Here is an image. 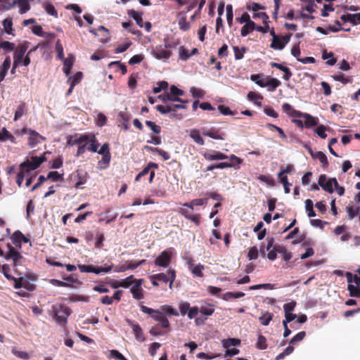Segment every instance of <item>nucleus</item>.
<instances>
[{
  "instance_id": "obj_1",
  "label": "nucleus",
  "mask_w": 360,
  "mask_h": 360,
  "mask_svg": "<svg viewBox=\"0 0 360 360\" xmlns=\"http://www.w3.org/2000/svg\"><path fill=\"white\" fill-rule=\"evenodd\" d=\"M207 200L208 198H198L192 200L189 203L181 204L182 207L179 209V212L196 225H199L200 214L193 213L194 207L203 205Z\"/></svg>"
},
{
  "instance_id": "obj_2",
  "label": "nucleus",
  "mask_w": 360,
  "mask_h": 360,
  "mask_svg": "<svg viewBox=\"0 0 360 360\" xmlns=\"http://www.w3.org/2000/svg\"><path fill=\"white\" fill-rule=\"evenodd\" d=\"M53 314V320L60 326H65L67 323L68 316L71 314L69 307L60 304H55L52 307Z\"/></svg>"
},
{
  "instance_id": "obj_3",
  "label": "nucleus",
  "mask_w": 360,
  "mask_h": 360,
  "mask_svg": "<svg viewBox=\"0 0 360 360\" xmlns=\"http://www.w3.org/2000/svg\"><path fill=\"white\" fill-rule=\"evenodd\" d=\"M27 46L26 44H20L16 47L13 53V62L21 65L27 67L30 63V53L31 51L27 53Z\"/></svg>"
},
{
  "instance_id": "obj_4",
  "label": "nucleus",
  "mask_w": 360,
  "mask_h": 360,
  "mask_svg": "<svg viewBox=\"0 0 360 360\" xmlns=\"http://www.w3.org/2000/svg\"><path fill=\"white\" fill-rule=\"evenodd\" d=\"M176 254L173 248H169L162 252L155 259L154 263L157 266L167 268L169 266L172 257Z\"/></svg>"
},
{
  "instance_id": "obj_5",
  "label": "nucleus",
  "mask_w": 360,
  "mask_h": 360,
  "mask_svg": "<svg viewBox=\"0 0 360 360\" xmlns=\"http://www.w3.org/2000/svg\"><path fill=\"white\" fill-rule=\"evenodd\" d=\"M170 46L159 45L151 47L150 50V55L157 60H167L172 56V52L167 50Z\"/></svg>"
},
{
  "instance_id": "obj_6",
  "label": "nucleus",
  "mask_w": 360,
  "mask_h": 360,
  "mask_svg": "<svg viewBox=\"0 0 360 360\" xmlns=\"http://www.w3.org/2000/svg\"><path fill=\"white\" fill-rule=\"evenodd\" d=\"M153 278H157L158 281H162L163 283H169V287L170 289H172L173 283L176 278L175 271L172 269H168L167 272L160 273L153 275Z\"/></svg>"
},
{
  "instance_id": "obj_7",
  "label": "nucleus",
  "mask_w": 360,
  "mask_h": 360,
  "mask_svg": "<svg viewBox=\"0 0 360 360\" xmlns=\"http://www.w3.org/2000/svg\"><path fill=\"white\" fill-rule=\"evenodd\" d=\"M271 34L273 38L270 46L274 50L281 51L283 49L290 41V36H277L274 32H272Z\"/></svg>"
},
{
  "instance_id": "obj_8",
  "label": "nucleus",
  "mask_w": 360,
  "mask_h": 360,
  "mask_svg": "<svg viewBox=\"0 0 360 360\" xmlns=\"http://www.w3.org/2000/svg\"><path fill=\"white\" fill-rule=\"evenodd\" d=\"M78 268L81 272L101 274L110 272L112 269V266L111 265L104 267H95L92 265L79 264Z\"/></svg>"
},
{
  "instance_id": "obj_9",
  "label": "nucleus",
  "mask_w": 360,
  "mask_h": 360,
  "mask_svg": "<svg viewBox=\"0 0 360 360\" xmlns=\"http://www.w3.org/2000/svg\"><path fill=\"white\" fill-rule=\"evenodd\" d=\"M22 131L24 134H26L29 136L28 144L31 147H34L38 143H41L42 141L45 140L44 136L31 129H23Z\"/></svg>"
},
{
  "instance_id": "obj_10",
  "label": "nucleus",
  "mask_w": 360,
  "mask_h": 360,
  "mask_svg": "<svg viewBox=\"0 0 360 360\" xmlns=\"http://www.w3.org/2000/svg\"><path fill=\"white\" fill-rule=\"evenodd\" d=\"M202 134L215 140H224L226 136L225 133L214 127L202 128Z\"/></svg>"
},
{
  "instance_id": "obj_11",
  "label": "nucleus",
  "mask_w": 360,
  "mask_h": 360,
  "mask_svg": "<svg viewBox=\"0 0 360 360\" xmlns=\"http://www.w3.org/2000/svg\"><path fill=\"white\" fill-rule=\"evenodd\" d=\"M143 279L135 280L134 282V285L130 288V292L132 294V296L136 300H141L143 299V290L142 288Z\"/></svg>"
},
{
  "instance_id": "obj_12",
  "label": "nucleus",
  "mask_w": 360,
  "mask_h": 360,
  "mask_svg": "<svg viewBox=\"0 0 360 360\" xmlns=\"http://www.w3.org/2000/svg\"><path fill=\"white\" fill-rule=\"evenodd\" d=\"M319 185L329 193L334 192V181L333 179H328L325 174H321L319 177Z\"/></svg>"
},
{
  "instance_id": "obj_13",
  "label": "nucleus",
  "mask_w": 360,
  "mask_h": 360,
  "mask_svg": "<svg viewBox=\"0 0 360 360\" xmlns=\"http://www.w3.org/2000/svg\"><path fill=\"white\" fill-rule=\"evenodd\" d=\"M168 94L169 96H167V98H169V101H171L181 102L182 103H187L186 101H184L179 98V96H183L184 94V91L181 89H179L176 86L172 85L170 87Z\"/></svg>"
},
{
  "instance_id": "obj_14",
  "label": "nucleus",
  "mask_w": 360,
  "mask_h": 360,
  "mask_svg": "<svg viewBox=\"0 0 360 360\" xmlns=\"http://www.w3.org/2000/svg\"><path fill=\"white\" fill-rule=\"evenodd\" d=\"M8 251L6 253H4L3 257H4L6 259H12L14 262V264L16 265L18 263L20 262L22 259V256L20 253L11 245H8Z\"/></svg>"
},
{
  "instance_id": "obj_15",
  "label": "nucleus",
  "mask_w": 360,
  "mask_h": 360,
  "mask_svg": "<svg viewBox=\"0 0 360 360\" xmlns=\"http://www.w3.org/2000/svg\"><path fill=\"white\" fill-rule=\"evenodd\" d=\"M46 160L45 155H42L41 156H34L31 157L30 160H27L22 163H26L27 168L31 170L34 171L37 168H38L41 163H43Z\"/></svg>"
},
{
  "instance_id": "obj_16",
  "label": "nucleus",
  "mask_w": 360,
  "mask_h": 360,
  "mask_svg": "<svg viewBox=\"0 0 360 360\" xmlns=\"http://www.w3.org/2000/svg\"><path fill=\"white\" fill-rule=\"evenodd\" d=\"M187 265L188 269L191 271V273L197 277L202 278L203 276V270L205 269V266L201 264H194L191 259H188L187 261Z\"/></svg>"
},
{
  "instance_id": "obj_17",
  "label": "nucleus",
  "mask_w": 360,
  "mask_h": 360,
  "mask_svg": "<svg viewBox=\"0 0 360 360\" xmlns=\"http://www.w3.org/2000/svg\"><path fill=\"white\" fill-rule=\"evenodd\" d=\"M128 324L131 326L132 332L135 336V338L139 342H144L145 337L143 333V330L139 324L134 323L130 320L127 321Z\"/></svg>"
},
{
  "instance_id": "obj_18",
  "label": "nucleus",
  "mask_w": 360,
  "mask_h": 360,
  "mask_svg": "<svg viewBox=\"0 0 360 360\" xmlns=\"http://www.w3.org/2000/svg\"><path fill=\"white\" fill-rule=\"evenodd\" d=\"M203 156L207 160H222L228 158V156L217 150L207 151Z\"/></svg>"
},
{
  "instance_id": "obj_19",
  "label": "nucleus",
  "mask_w": 360,
  "mask_h": 360,
  "mask_svg": "<svg viewBox=\"0 0 360 360\" xmlns=\"http://www.w3.org/2000/svg\"><path fill=\"white\" fill-rule=\"evenodd\" d=\"M281 85V82L276 78L266 77L263 87H266L270 92L274 91Z\"/></svg>"
},
{
  "instance_id": "obj_20",
  "label": "nucleus",
  "mask_w": 360,
  "mask_h": 360,
  "mask_svg": "<svg viewBox=\"0 0 360 360\" xmlns=\"http://www.w3.org/2000/svg\"><path fill=\"white\" fill-rule=\"evenodd\" d=\"M153 319L158 322L164 328H167L170 326L169 321L167 317L160 310H158L155 314L153 316Z\"/></svg>"
},
{
  "instance_id": "obj_21",
  "label": "nucleus",
  "mask_w": 360,
  "mask_h": 360,
  "mask_svg": "<svg viewBox=\"0 0 360 360\" xmlns=\"http://www.w3.org/2000/svg\"><path fill=\"white\" fill-rule=\"evenodd\" d=\"M20 172L23 173V177L26 179H30L33 181L37 176L36 172L27 168L26 163H21L20 165Z\"/></svg>"
},
{
  "instance_id": "obj_22",
  "label": "nucleus",
  "mask_w": 360,
  "mask_h": 360,
  "mask_svg": "<svg viewBox=\"0 0 360 360\" xmlns=\"http://www.w3.org/2000/svg\"><path fill=\"white\" fill-rule=\"evenodd\" d=\"M299 117L304 119V127L310 128L318 124V119L308 113L302 112Z\"/></svg>"
},
{
  "instance_id": "obj_23",
  "label": "nucleus",
  "mask_w": 360,
  "mask_h": 360,
  "mask_svg": "<svg viewBox=\"0 0 360 360\" xmlns=\"http://www.w3.org/2000/svg\"><path fill=\"white\" fill-rule=\"evenodd\" d=\"M11 59L9 56H6L2 65H0V80H4L11 68Z\"/></svg>"
},
{
  "instance_id": "obj_24",
  "label": "nucleus",
  "mask_w": 360,
  "mask_h": 360,
  "mask_svg": "<svg viewBox=\"0 0 360 360\" xmlns=\"http://www.w3.org/2000/svg\"><path fill=\"white\" fill-rule=\"evenodd\" d=\"M201 134L202 131H200L198 129H192L189 131V136L199 146H203L205 144V141L201 136Z\"/></svg>"
},
{
  "instance_id": "obj_25",
  "label": "nucleus",
  "mask_w": 360,
  "mask_h": 360,
  "mask_svg": "<svg viewBox=\"0 0 360 360\" xmlns=\"http://www.w3.org/2000/svg\"><path fill=\"white\" fill-rule=\"evenodd\" d=\"M88 139V134H84L79 135L78 137L73 138L72 136L69 137L67 141V146H73L75 145H79L85 142Z\"/></svg>"
},
{
  "instance_id": "obj_26",
  "label": "nucleus",
  "mask_w": 360,
  "mask_h": 360,
  "mask_svg": "<svg viewBox=\"0 0 360 360\" xmlns=\"http://www.w3.org/2000/svg\"><path fill=\"white\" fill-rule=\"evenodd\" d=\"M186 13L180 12L178 13L177 17L179 18V26L180 30L182 31H187L190 29V23L186 20Z\"/></svg>"
},
{
  "instance_id": "obj_27",
  "label": "nucleus",
  "mask_w": 360,
  "mask_h": 360,
  "mask_svg": "<svg viewBox=\"0 0 360 360\" xmlns=\"http://www.w3.org/2000/svg\"><path fill=\"white\" fill-rule=\"evenodd\" d=\"M12 4H13V6L15 5L18 6L20 8L19 13L20 14L25 13L30 10V6L28 3V0H13Z\"/></svg>"
},
{
  "instance_id": "obj_28",
  "label": "nucleus",
  "mask_w": 360,
  "mask_h": 360,
  "mask_svg": "<svg viewBox=\"0 0 360 360\" xmlns=\"http://www.w3.org/2000/svg\"><path fill=\"white\" fill-rule=\"evenodd\" d=\"M271 66L274 67V68H276L283 72L284 75L283 76V79L284 80L288 81L292 77V72L288 67L283 66L281 64L274 63V62L271 63Z\"/></svg>"
},
{
  "instance_id": "obj_29",
  "label": "nucleus",
  "mask_w": 360,
  "mask_h": 360,
  "mask_svg": "<svg viewBox=\"0 0 360 360\" xmlns=\"http://www.w3.org/2000/svg\"><path fill=\"white\" fill-rule=\"evenodd\" d=\"M359 210H360L359 207L354 206L352 203H349L346 207V212H347L349 219L350 220H352L354 218H355L358 215V214L359 212Z\"/></svg>"
},
{
  "instance_id": "obj_30",
  "label": "nucleus",
  "mask_w": 360,
  "mask_h": 360,
  "mask_svg": "<svg viewBox=\"0 0 360 360\" xmlns=\"http://www.w3.org/2000/svg\"><path fill=\"white\" fill-rule=\"evenodd\" d=\"M128 14L131 18H132L135 20V21L136 22V24L140 27H143V20L142 18V15H143L142 13L138 12L134 10H131L129 11Z\"/></svg>"
},
{
  "instance_id": "obj_31",
  "label": "nucleus",
  "mask_w": 360,
  "mask_h": 360,
  "mask_svg": "<svg viewBox=\"0 0 360 360\" xmlns=\"http://www.w3.org/2000/svg\"><path fill=\"white\" fill-rule=\"evenodd\" d=\"M345 21L349 22L354 25L360 23V12L354 14H347L342 18Z\"/></svg>"
},
{
  "instance_id": "obj_32",
  "label": "nucleus",
  "mask_w": 360,
  "mask_h": 360,
  "mask_svg": "<svg viewBox=\"0 0 360 360\" xmlns=\"http://www.w3.org/2000/svg\"><path fill=\"white\" fill-rule=\"evenodd\" d=\"M283 110L285 113L292 117H300L302 113L301 112L295 110L292 105L288 103H285L283 105Z\"/></svg>"
},
{
  "instance_id": "obj_33",
  "label": "nucleus",
  "mask_w": 360,
  "mask_h": 360,
  "mask_svg": "<svg viewBox=\"0 0 360 360\" xmlns=\"http://www.w3.org/2000/svg\"><path fill=\"white\" fill-rule=\"evenodd\" d=\"M158 310H160L161 312H162L165 316L166 315H173L176 316H179L178 311L167 304L162 305Z\"/></svg>"
},
{
  "instance_id": "obj_34",
  "label": "nucleus",
  "mask_w": 360,
  "mask_h": 360,
  "mask_svg": "<svg viewBox=\"0 0 360 360\" xmlns=\"http://www.w3.org/2000/svg\"><path fill=\"white\" fill-rule=\"evenodd\" d=\"M248 98L259 107L262 106V96L255 92L250 91L247 95Z\"/></svg>"
},
{
  "instance_id": "obj_35",
  "label": "nucleus",
  "mask_w": 360,
  "mask_h": 360,
  "mask_svg": "<svg viewBox=\"0 0 360 360\" xmlns=\"http://www.w3.org/2000/svg\"><path fill=\"white\" fill-rule=\"evenodd\" d=\"M214 311V305L205 303L202 305H201L200 308V312L201 314L205 316H211Z\"/></svg>"
},
{
  "instance_id": "obj_36",
  "label": "nucleus",
  "mask_w": 360,
  "mask_h": 360,
  "mask_svg": "<svg viewBox=\"0 0 360 360\" xmlns=\"http://www.w3.org/2000/svg\"><path fill=\"white\" fill-rule=\"evenodd\" d=\"M222 346L226 348H230L232 346H238L240 344V340L236 338H228L221 340Z\"/></svg>"
},
{
  "instance_id": "obj_37",
  "label": "nucleus",
  "mask_w": 360,
  "mask_h": 360,
  "mask_svg": "<svg viewBox=\"0 0 360 360\" xmlns=\"http://www.w3.org/2000/svg\"><path fill=\"white\" fill-rule=\"evenodd\" d=\"M322 58L323 60H326V64L330 66L334 65L337 62V60L334 57V54L333 52H323Z\"/></svg>"
},
{
  "instance_id": "obj_38",
  "label": "nucleus",
  "mask_w": 360,
  "mask_h": 360,
  "mask_svg": "<svg viewBox=\"0 0 360 360\" xmlns=\"http://www.w3.org/2000/svg\"><path fill=\"white\" fill-rule=\"evenodd\" d=\"M118 117L120 119V122H121V126L123 128L124 130H128L129 129V116L123 112H120L118 113Z\"/></svg>"
},
{
  "instance_id": "obj_39",
  "label": "nucleus",
  "mask_w": 360,
  "mask_h": 360,
  "mask_svg": "<svg viewBox=\"0 0 360 360\" xmlns=\"http://www.w3.org/2000/svg\"><path fill=\"white\" fill-rule=\"evenodd\" d=\"M89 147L87 148L89 150L93 153L98 151L99 143L94 135H89Z\"/></svg>"
},
{
  "instance_id": "obj_40",
  "label": "nucleus",
  "mask_w": 360,
  "mask_h": 360,
  "mask_svg": "<svg viewBox=\"0 0 360 360\" xmlns=\"http://www.w3.org/2000/svg\"><path fill=\"white\" fill-rule=\"evenodd\" d=\"M110 159L111 157L110 152H108L106 154H104L101 160L98 161V168L101 169H105L109 165Z\"/></svg>"
},
{
  "instance_id": "obj_41",
  "label": "nucleus",
  "mask_w": 360,
  "mask_h": 360,
  "mask_svg": "<svg viewBox=\"0 0 360 360\" xmlns=\"http://www.w3.org/2000/svg\"><path fill=\"white\" fill-rule=\"evenodd\" d=\"M244 295H245V293H243L242 292H228L223 295L222 298L224 300L228 301L231 299H238V298L242 297Z\"/></svg>"
},
{
  "instance_id": "obj_42",
  "label": "nucleus",
  "mask_w": 360,
  "mask_h": 360,
  "mask_svg": "<svg viewBox=\"0 0 360 360\" xmlns=\"http://www.w3.org/2000/svg\"><path fill=\"white\" fill-rule=\"evenodd\" d=\"M43 8L47 13V14L54 16L55 18H58V13L55 9L54 6L51 4L49 2H45L43 4Z\"/></svg>"
},
{
  "instance_id": "obj_43",
  "label": "nucleus",
  "mask_w": 360,
  "mask_h": 360,
  "mask_svg": "<svg viewBox=\"0 0 360 360\" xmlns=\"http://www.w3.org/2000/svg\"><path fill=\"white\" fill-rule=\"evenodd\" d=\"M82 77V73L78 72L75 75L69 77L68 82L69 83L70 86H75L81 81Z\"/></svg>"
},
{
  "instance_id": "obj_44",
  "label": "nucleus",
  "mask_w": 360,
  "mask_h": 360,
  "mask_svg": "<svg viewBox=\"0 0 360 360\" xmlns=\"http://www.w3.org/2000/svg\"><path fill=\"white\" fill-rule=\"evenodd\" d=\"M25 104L22 103L18 106L17 110L15 112L14 120L17 121L20 119L23 115L26 114Z\"/></svg>"
},
{
  "instance_id": "obj_45",
  "label": "nucleus",
  "mask_w": 360,
  "mask_h": 360,
  "mask_svg": "<svg viewBox=\"0 0 360 360\" xmlns=\"http://www.w3.org/2000/svg\"><path fill=\"white\" fill-rule=\"evenodd\" d=\"M331 77L333 80L341 82L343 84L351 83L352 80L350 78L346 77L344 74L340 73L338 75H332Z\"/></svg>"
},
{
  "instance_id": "obj_46",
  "label": "nucleus",
  "mask_w": 360,
  "mask_h": 360,
  "mask_svg": "<svg viewBox=\"0 0 360 360\" xmlns=\"http://www.w3.org/2000/svg\"><path fill=\"white\" fill-rule=\"evenodd\" d=\"M255 347L259 349H265L267 348L266 339L262 335H259Z\"/></svg>"
},
{
  "instance_id": "obj_47",
  "label": "nucleus",
  "mask_w": 360,
  "mask_h": 360,
  "mask_svg": "<svg viewBox=\"0 0 360 360\" xmlns=\"http://www.w3.org/2000/svg\"><path fill=\"white\" fill-rule=\"evenodd\" d=\"M314 158L319 160L323 167H326L328 165V158L325 153L317 152L315 153Z\"/></svg>"
},
{
  "instance_id": "obj_48",
  "label": "nucleus",
  "mask_w": 360,
  "mask_h": 360,
  "mask_svg": "<svg viewBox=\"0 0 360 360\" xmlns=\"http://www.w3.org/2000/svg\"><path fill=\"white\" fill-rule=\"evenodd\" d=\"M3 25H4V30L6 33L9 34H13V21H12V18H6L4 21H3Z\"/></svg>"
},
{
  "instance_id": "obj_49",
  "label": "nucleus",
  "mask_w": 360,
  "mask_h": 360,
  "mask_svg": "<svg viewBox=\"0 0 360 360\" xmlns=\"http://www.w3.org/2000/svg\"><path fill=\"white\" fill-rule=\"evenodd\" d=\"M305 208L309 217H313L316 216V213L313 209V202L310 199L305 200Z\"/></svg>"
},
{
  "instance_id": "obj_50",
  "label": "nucleus",
  "mask_w": 360,
  "mask_h": 360,
  "mask_svg": "<svg viewBox=\"0 0 360 360\" xmlns=\"http://www.w3.org/2000/svg\"><path fill=\"white\" fill-rule=\"evenodd\" d=\"M259 320L262 325L268 326L272 320V314L269 312H266L259 317Z\"/></svg>"
},
{
  "instance_id": "obj_51",
  "label": "nucleus",
  "mask_w": 360,
  "mask_h": 360,
  "mask_svg": "<svg viewBox=\"0 0 360 360\" xmlns=\"http://www.w3.org/2000/svg\"><path fill=\"white\" fill-rule=\"evenodd\" d=\"M347 289L349 292V295L352 297H360V288L359 287L355 286L352 283H349Z\"/></svg>"
},
{
  "instance_id": "obj_52",
  "label": "nucleus",
  "mask_w": 360,
  "mask_h": 360,
  "mask_svg": "<svg viewBox=\"0 0 360 360\" xmlns=\"http://www.w3.org/2000/svg\"><path fill=\"white\" fill-rule=\"evenodd\" d=\"M121 288H128L135 281L133 276H129L125 278L120 280Z\"/></svg>"
},
{
  "instance_id": "obj_53",
  "label": "nucleus",
  "mask_w": 360,
  "mask_h": 360,
  "mask_svg": "<svg viewBox=\"0 0 360 360\" xmlns=\"http://www.w3.org/2000/svg\"><path fill=\"white\" fill-rule=\"evenodd\" d=\"M327 127L323 124L319 125L314 131L321 139H326L327 134L326 133Z\"/></svg>"
},
{
  "instance_id": "obj_54",
  "label": "nucleus",
  "mask_w": 360,
  "mask_h": 360,
  "mask_svg": "<svg viewBox=\"0 0 360 360\" xmlns=\"http://www.w3.org/2000/svg\"><path fill=\"white\" fill-rule=\"evenodd\" d=\"M250 79L260 87H263L266 77H262L258 74H254L250 76Z\"/></svg>"
},
{
  "instance_id": "obj_55",
  "label": "nucleus",
  "mask_w": 360,
  "mask_h": 360,
  "mask_svg": "<svg viewBox=\"0 0 360 360\" xmlns=\"http://www.w3.org/2000/svg\"><path fill=\"white\" fill-rule=\"evenodd\" d=\"M247 49L245 47L239 48L238 46H233L234 56L236 60H240L243 58L244 53Z\"/></svg>"
},
{
  "instance_id": "obj_56",
  "label": "nucleus",
  "mask_w": 360,
  "mask_h": 360,
  "mask_svg": "<svg viewBox=\"0 0 360 360\" xmlns=\"http://www.w3.org/2000/svg\"><path fill=\"white\" fill-rule=\"evenodd\" d=\"M233 167L236 169H238L240 168V166H236L233 163H229V162H220L217 165H214L212 169H224V168H231Z\"/></svg>"
},
{
  "instance_id": "obj_57",
  "label": "nucleus",
  "mask_w": 360,
  "mask_h": 360,
  "mask_svg": "<svg viewBox=\"0 0 360 360\" xmlns=\"http://www.w3.org/2000/svg\"><path fill=\"white\" fill-rule=\"evenodd\" d=\"M190 92L193 98H202L205 95V91L197 87H191Z\"/></svg>"
},
{
  "instance_id": "obj_58",
  "label": "nucleus",
  "mask_w": 360,
  "mask_h": 360,
  "mask_svg": "<svg viewBox=\"0 0 360 360\" xmlns=\"http://www.w3.org/2000/svg\"><path fill=\"white\" fill-rule=\"evenodd\" d=\"M179 56L180 59L184 61L187 60L191 57L189 50L185 49L184 46L179 48Z\"/></svg>"
},
{
  "instance_id": "obj_59",
  "label": "nucleus",
  "mask_w": 360,
  "mask_h": 360,
  "mask_svg": "<svg viewBox=\"0 0 360 360\" xmlns=\"http://www.w3.org/2000/svg\"><path fill=\"white\" fill-rule=\"evenodd\" d=\"M56 51L57 53V57L60 60H63L65 58L64 53H63V47L60 40H58L56 43L55 47Z\"/></svg>"
},
{
  "instance_id": "obj_60",
  "label": "nucleus",
  "mask_w": 360,
  "mask_h": 360,
  "mask_svg": "<svg viewBox=\"0 0 360 360\" xmlns=\"http://www.w3.org/2000/svg\"><path fill=\"white\" fill-rule=\"evenodd\" d=\"M0 48L3 49L6 51H15L16 49L14 43L8 41H4L0 43Z\"/></svg>"
},
{
  "instance_id": "obj_61",
  "label": "nucleus",
  "mask_w": 360,
  "mask_h": 360,
  "mask_svg": "<svg viewBox=\"0 0 360 360\" xmlns=\"http://www.w3.org/2000/svg\"><path fill=\"white\" fill-rule=\"evenodd\" d=\"M238 21L241 24L244 22L245 24H251V29H255V23L250 20V16L248 13L243 14L240 18H238Z\"/></svg>"
},
{
  "instance_id": "obj_62",
  "label": "nucleus",
  "mask_w": 360,
  "mask_h": 360,
  "mask_svg": "<svg viewBox=\"0 0 360 360\" xmlns=\"http://www.w3.org/2000/svg\"><path fill=\"white\" fill-rule=\"evenodd\" d=\"M63 72L67 75L70 72L72 66V61L69 58H64L63 60Z\"/></svg>"
},
{
  "instance_id": "obj_63",
  "label": "nucleus",
  "mask_w": 360,
  "mask_h": 360,
  "mask_svg": "<svg viewBox=\"0 0 360 360\" xmlns=\"http://www.w3.org/2000/svg\"><path fill=\"white\" fill-rule=\"evenodd\" d=\"M168 86V83L165 81L159 82L157 86H154L153 91L155 94L160 93L162 90H165Z\"/></svg>"
},
{
  "instance_id": "obj_64",
  "label": "nucleus",
  "mask_w": 360,
  "mask_h": 360,
  "mask_svg": "<svg viewBox=\"0 0 360 360\" xmlns=\"http://www.w3.org/2000/svg\"><path fill=\"white\" fill-rule=\"evenodd\" d=\"M179 308L182 316H184L190 308V304L188 302L181 301L179 303Z\"/></svg>"
}]
</instances>
